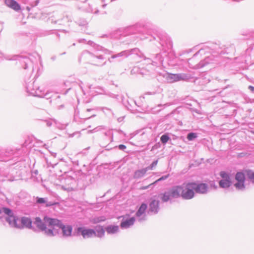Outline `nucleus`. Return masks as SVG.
Instances as JSON below:
<instances>
[{
  "label": "nucleus",
  "mask_w": 254,
  "mask_h": 254,
  "mask_svg": "<svg viewBox=\"0 0 254 254\" xmlns=\"http://www.w3.org/2000/svg\"><path fill=\"white\" fill-rule=\"evenodd\" d=\"M234 50L233 45L228 46L209 43L203 45L193 56L188 60L190 68L199 69L215 63L220 55L228 54Z\"/></svg>",
  "instance_id": "obj_1"
},
{
  "label": "nucleus",
  "mask_w": 254,
  "mask_h": 254,
  "mask_svg": "<svg viewBox=\"0 0 254 254\" xmlns=\"http://www.w3.org/2000/svg\"><path fill=\"white\" fill-rule=\"evenodd\" d=\"M182 185H176L168 189L159 194L162 202H167L173 198L180 197L185 200H190L195 196L191 182H189Z\"/></svg>",
  "instance_id": "obj_2"
},
{
  "label": "nucleus",
  "mask_w": 254,
  "mask_h": 254,
  "mask_svg": "<svg viewBox=\"0 0 254 254\" xmlns=\"http://www.w3.org/2000/svg\"><path fill=\"white\" fill-rule=\"evenodd\" d=\"M51 220H55V218L45 216L42 220L40 217H36L34 219L33 224L40 231L44 232L47 236L53 237L56 235L57 232L54 231V225L50 224Z\"/></svg>",
  "instance_id": "obj_3"
},
{
  "label": "nucleus",
  "mask_w": 254,
  "mask_h": 254,
  "mask_svg": "<svg viewBox=\"0 0 254 254\" xmlns=\"http://www.w3.org/2000/svg\"><path fill=\"white\" fill-rule=\"evenodd\" d=\"M152 39H150V41L156 40L165 51L171 49L173 47V43L171 38L168 35L163 32L153 31L152 33L149 32Z\"/></svg>",
  "instance_id": "obj_4"
},
{
  "label": "nucleus",
  "mask_w": 254,
  "mask_h": 254,
  "mask_svg": "<svg viewBox=\"0 0 254 254\" xmlns=\"http://www.w3.org/2000/svg\"><path fill=\"white\" fill-rule=\"evenodd\" d=\"M139 28L140 25L136 24L127 27L125 28L119 29L113 33L112 37L122 40L124 37H128L139 33Z\"/></svg>",
  "instance_id": "obj_5"
},
{
  "label": "nucleus",
  "mask_w": 254,
  "mask_h": 254,
  "mask_svg": "<svg viewBox=\"0 0 254 254\" xmlns=\"http://www.w3.org/2000/svg\"><path fill=\"white\" fill-rule=\"evenodd\" d=\"M159 75L164 78L165 81L169 83H173L182 80L188 81L193 78L190 73H171L165 71H163L162 72L159 73Z\"/></svg>",
  "instance_id": "obj_6"
},
{
  "label": "nucleus",
  "mask_w": 254,
  "mask_h": 254,
  "mask_svg": "<svg viewBox=\"0 0 254 254\" xmlns=\"http://www.w3.org/2000/svg\"><path fill=\"white\" fill-rule=\"evenodd\" d=\"M132 55H136L140 58H142L144 60L146 59L139 49L137 48L124 50L117 54H114L112 55V58H115L116 61L120 62Z\"/></svg>",
  "instance_id": "obj_7"
},
{
  "label": "nucleus",
  "mask_w": 254,
  "mask_h": 254,
  "mask_svg": "<svg viewBox=\"0 0 254 254\" xmlns=\"http://www.w3.org/2000/svg\"><path fill=\"white\" fill-rule=\"evenodd\" d=\"M50 225H54L53 229L55 232H57L56 234L59 232L56 228H58L62 230L63 237H67L71 235L72 232V227L71 225H65L64 224L62 221L57 218L55 220H51L50 222Z\"/></svg>",
  "instance_id": "obj_8"
},
{
  "label": "nucleus",
  "mask_w": 254,
  "mask_h": 254,
  "mask_svg": "<svg viewBox=\"0 0 254 254\" xmlns=\"http://www.w3.org/2000/svg\"><path fill=\"white\" fill-rule=\"evenodd\" d=\"M4 58L7 60L18 61L24 69L29 67L32 71H33V62L29 57L14 55L11 57L9 56H6Z\"/></svg>",
  "instance_id": "obj_9"
},
{
  "label": "nucleus",
  "mask_w": 254,
  "mask_h": 254,
  "mask_svg": "<svg viewBox=\"0 0 254 254\" xmlns=\"http://www.w3.org/2000/svg\"><path fill=\"white\" fill-rule=\"evenodd\" d=\"M2 212L6 215L4 218L5 220L10 226L16 228H21L20 225L17 223L18 220V217L14 214L11 209L6 207H3L2 209L0 208V214Z\"/></svg>",
  "instance_id": "obj_10"
},
{
  "label": "nucleus",
  "mask_w": 254,
  "mask_h": 254,
  "mask_svg": "<svg viewBox=\"0 0 254 254\" xmlns=\"http://www.w3.org/2000/svg\"><path fill=\"white\" fill-rule=\"evenodd\" d=\"M96 53H93L92 52H90L88 51H83L79 59V61H80L81 59L83 57H87V56H89L93 58L92 62H93V64L97 65V66H103L105 65L107 62H104L103 64H101L100 62L97 61L96 60H99V61L103 60L105 58L103 54L98 53V52H96ZM102 53L101 52H100Z\"/></svg>",
  "instance_id": "obj_11"
},
{
  "label": "nucleus",
  "mask_w": 254,
  "mask_h": 254,
  "mask_svg": "<svg viewBox=\"0 0 254 254\" xmlns=\"http://www.w3.org/2000/svg\"><path fill=\"white\" fill-rule=\"evenodd\" d=\"M219 176L221 179L219 181V186L221 189H229L233 184L231 175L229 173L224 171H221L219 173Z\"/></svg>",
  "instance_id": "obj_12"
},
{
  "label": "nucleus",
  "mask_w": 254,
  "mask_h": 254,
  "mask_svg": "<svg viewBox=\"0 0 254 254\" xmlns=\"http://www.w3.org/2000/svg\"><path fill=\"white\" fill-rule=\"evenodd\" d=\"M22 155V150L21 149L7 148L3 152H1L0 155L2 156L1 161H6L9 158L14 156L18 157Z\"/></svg>",
  "instance_id": "obj_13"
},
{
  "label": "nucleus",
  "mask_w": 254,
  "mask_h": 254,
  "mask_svg": "<svg viewBox=\"0 0 254 254\" xmlns=\"http://www.w3.org/2000/svg\"><path fill=\"white\" fill-rule=\"evenodd\" d=\"M159 204L160 201L159 200L155 199L154 197H151L149 199L147 214L150 215L158 214L160 210Z\"/></svg>",
  "instance_id": "obj_14"
},
{
  "label": "nucleus",
  "mask_w": 254,
  "mask_h": 254,
  "mask_svg": "<svg viewBox=\"0 0 254 254\" xmlns=\"http://www.w3.org/2000/svg\"><path fill=\"white\" fill-rule=\"evenodd\" d=\"M37 97L44 98L47 100L50 99V103L54 101L56 104H58L59 103V101L60 99V96L58 95L57 94L54 93L53 92H49L48 91L45 92L44 90H42L41 89H40L38 92Z\"/></svg>",
  "instance_id": "obj_15"
},
{
  "label": "nucleus",
  "mask_w": 254,
  "mask_h": 254,
  "mask_svg": "<svg viewBox=\"0 0 254 254\" xmlns=\"http://www.w3.org/2000/svg\"><path fill=\"white\" fill-rule=\"evenodd\" d=\"M30 77L28 78L25 79V88L26 90V92L28 93L30 95H31L34 96H37L38 92L40 91V89L39 87H36V88H33V86H34V84L35 81L33 80H30Z\"/></svg>",
  "instance_id": "obj_16"
},
{
  "label": "nucleus",
  "mask_w": 254,
  "mask_h": 254,
  "mask_svg": "<svg viewBox=\"0 0 254 254\" xmlns=\"http://www.w3.org/2000/svg\"><path fill=\"white\" fill-rule=\"evenodd\" d=\"M147 203L143 202L141 204L135 213V216L138 222H142L146 220L147 218L145 212L147 209Z\"/></svg>",
  "instance_id": "obj_17"
},
{
  "label": "nucleus",
  "mask_w": 254,
  "mask_h": 254,
  "mask_svg": "<svg viewBox=\"0 0 254 254\" xmlns=\"http://www.w3.org/2000/svg\"><path fill=\"white\" fill-rule=\"evenodd\" d=\"M194 193L205 194L209 190L208 185L204 183L191 182Z\"/></svg>",
  "instance_id": "obj_18"
},
{
  "label": "nucleus",
  "mask_w": 254,
  "mask_h": 254,
  "mask_svg": "<svg viewBox=\"0 0 254 254\" xmlns=\"http://www.w3.org/2000/svg\"><path fill=\"white\" fill-rule=\"evenodd\" d=\"M76 232L77 234H80L84 239L92 238L96 234V232L94 229L86 228L85 227H77Z\"/></svg>",
  "instance_id": "obj_19"
},
{
  "label": "nucleus",
  "mask_w": 254,
  "mask_h": 254,
  "mask_svg": "<svg viewBox=\"0 0 254 254\" xmlns=\"http://www.w3.org/2000/svg\"><path fill=\"white\" fill-rule=\"evenodd\" d=\"M65 185L62 186V189L64 190L70 191L74 190L76 180L71 177H68L64 180Z\"/></svg>",
  "instance_id": "obj_20"
},
{
  "label": "nucleus",
  "mask_w": 254,
  "mask_h": 254,
  "mask_svg": "<svg viewBox=\"0 0 254 254\" xmlns=\"http://www.w3.org/2000/svg\"><path fill=\"white\" fill-rule=\"evenodd\" d=\"M35 202L37 204L43 205L46 207H49L59 204L58 202L49 201L48 197H40L38 196L35 197Z\"/></svg>",
  "instance_id": "obj_21"
},
{
  "label": "nucleus",
  "mask_w": 254,
  "mask_h": 254,
  "mask_svg": "<svg viewBox=\"0 0 254 254\" xmlns=\"http://www.w3.org/2000/svg\"><path fill=\"white\" fill-rule=\"evenodd\" d=\"M86 43L88 45L94 48L95 52H102V53H104V54H111L113 53L112 51L105 48L104 47L96 44L95 43L91 40L87 41Z\"/></svg>",
  "instance_id": "obj_22"
},
{
  "label": "nucleus",
  "mask_w": 254,
  "mask_h": 254,
  "mask_svg": "<svg viewBox=\"0 0 254 254\" xmlns=\"http://www.w3.org/2000/svg\"><path fill=\"white\" fill-rule=\"evenodd\" d=\"M135 221V218L134 217L127 218L124 217L123 219L121 221L120 227L123 229L128 228L133 225Z\"/></svg>",
  "instance_id": "obj_23"
},
{
  "label": "nucleus",
  "mask_w": 254,
  "mask_h": 254,
  "mask_svg": "<svg viewBox=\"0 0 254 254\" xmlns=\"http://www.w3.org/2000/svg\"><path fill=\"white\" fill-rule=\"evenodd\" d=\"M123 104L128 110L130 111L131 112H134L135 111H137L135 107L138 106L136 102L132 99H129V100H123Z\"/></svg>",
  "instance_id": "obj_24"
},
{
  "label": "nucleus",
  "mask_w": 254,
  "mask_h": 254,
  "mask_svg": "<svg viewBox=\"0 0 254 254\" xmlns=\"http://www.w3.org/2000/svg\"><path fill=\"white\" fill-rule=\"evenodd\" d=\"M20 222L23 227L31 229L34 232H37L36 229L32 227V221L31 218L23 216L20 218Z\"/></svg>",
  "instance_id": "obj_25"
},
{
  "label": "nucleus",
  "mask_w": 254,
  "mask_h": 254,
  "mask_svg": "<svg viewBox=\"0 0 254 254\" xmlns=\"http://www.w3.org/2000/svg\"><path fill=\"white\" fill-rule=\"evenodd\" d=\"M147 59L152 62L153 65L156 66L162 65L164 61L163 57L161 53H158L152 58H147Z\"/></svg>",
  "instance_id": "obj_26"
},
{
  "label": "nucleus",
  "mask_w": 254,
  "mask_h": 254,
  "mask_svg": "<svg viewBox=\"0 0 254 254\" xmlns=\"http://www.w3.org/2000/svg\"><path fill=\"white\" fill-rule=\"evenodd\" d=\"M4 3L6 6L16 11L21 9L20 5L15 0H5Z\"/></svg>",
  "instance_id": "obj_27"
},
{
  "label": "nucleus",
  "mask_w": 254,
  "mask_h": 254,
  "mask_svg": "<svg viewBox=\"0 0 254 254\" xmlns=\"http://www.w3.org/2000/svg\"><path fill=\"white\" fill-rule=\"evenodd\" d=\"M148 171L146 168L138 169L134 172L133 178L135 179H139L142 178Z\"/></svg>",
  "instance_id": "obj_28"
},
{
  "label": "nucleus",
  "mask_w": 254,
  "mask_h": 254,
  "mask_svg": "<svg viewBox=\"0 0 254 254\" xmlns=\"http://www.w3.org/2000/svg\"><path fill=\"white\" fill-rule=\"evenodd\" d=\"M105 230L108 234H115L119 232V227L118 225H109L106 227Z\"/></svg>",
  "instance_id": "obj_29"
},
{
  "label": "nucleus",
  "mask_w": 254,
  "mask_h": 254,
  "mask_svg": "<svg viewBox=\"0 0 254 254\" xmlns=\"http://www.w3.org/2000/svg\"><path fill=\"white\" fill-rule=\"evenodd\" d=\"M105 230L103 226L100 225L97 226L94 230L96 232V234L94 235V237H103L105 235Z\"/></svg>",
  "instance_id": "obj_30"
},
{
  "label": "nucleus",
  "mask_w": 254,
  "mask_h": 254,
  "mask_svg": "<svg viewBox=\"0 0 254 254\" xmlns=\"http://www.w3.org/2000/svg\"><path fill=\"white\" fill-rule=\"evenodd\" d=\"M104 139L105 140H108L110 142L113 141V133L111 130H108L104 132Z\"/></svg>",
  "instance_id": "obj_31"
},
{
  "label": "nucleus",
  "mask_w": 254,
  "mask_h": 254,
  "mask_svg": "<svg viewBox=\"0 0 254 254\" xmlns=\"http://www.w3.org/2000/svg\"><path fill=\"white\" fill-rule=\"evenodd\" d=\"M171 141V139L168 133H165L160 137V141L163 145H165L168 141ZM172 144L171 142H170Z\"/></svg>",
  "instance_id": "obj_32"
},
{
  "label": "nucleus",
  "mask_w": 254,
  "mask_h": 254,
  "mask_svg": "<svg viewBox=\"0 0 254 254\" xmlns=\"http://www.w3.org/2000/svg\"><path fill=\"white\" fill-rule=\"evenodd\" d=\"M245 182V181H237V182L234 184V186L238 190H244L246 188Z\"/></svg>",
  "instance_id": "obj_33"
},
{
  "label": "nucleus",
  "mask_w": 254,
  "mask_h": 254,
  "mask_svg": "<svg viewBox=\"0 0 254 254\" xmlns=\"http://www.w3.org/2000/svg\"><path fill=\"white\" fill-rule=\"evenodd\" d=\"M235 179L236 181H245V175L242 172H238L235 175Z\"/></svg>",
  "instance_id": "obj_34"
},
{
  "label": "nucleus",
  "mask_w": 254,
  "mask_h": 254,
  "mask_svg": "<svg viewBox=\"0 0 254 254\" xmlns=\"http://www.w3.org/2000/svg\"><path fill=\"white\" fill-rule=\"evenodd\" d=\"M197 137V133L195 132H190L187 134V138L189 141H192Z\"/></svg>",
  "instance_id": "obj_35"
},
{
  "label": "nucleus",
  "mask_w": 254,
  "mask_h": 254,
  "mask_svg": "<svg viewBox=\"0 0 254 254\" xmlns=\"http://www.w3.org/2000/svg\"><path fill=\"white\" fill-rule=\"evenodd\" d=\"M247 176L252 183L254 184V172L250 170L247 171Z\"/></svg>",
  "instance_id": "obj_36"
},
{
  "label": "nucleus",
  "mask_w": 254,
  "mask_h": 254,
  "mask_svg": "<svg viewBox=\"0 0 254 254\" xmlns=\"http://www.w3.org/2000/svg\"><path fill=\"white\" fill-rule=\"evenodd\" d=\"M106 220L105 217L102 216L99 217H95L93 219V222L94 223H98L102 222H104Z\"/></svg>",
  "instance_id": "obj_37"
},
{
  "label": "nucleus",
  "mask_w": 254,
  "mask_h": 254,
  "mask_svg": "<svg viewBox=\"0 0 254 254\" xmlns=\"http://www.w3.org/2000/svg\"><path fill=\"white\" fill-rule=\"evenodd\" d=\"M158 159L153 161L149 166L145 167L147 169V170L149 171L150 170H153L154 168H155L158 164Z\"/></svg>",
  "instance_id": "obj_38"
},
{
  "label": "nucleus",
  "mask_w": 254,
  "mask_h": 254,
  "mask_svg": "<svg viewBox=\"0 0 254 254\" xmlns=\"http://www.w3.org/2000/svg\"><path fill=\"white\" fill-rule=\"evenodd\" d=\"M53 123L55 127L59 129H62L64 128V125L59 123L55 119H53Z\"/></svg>",
  "instance_id": "obj_39"
},
{
  "label": "nucleus",
  "mask_w": 254,
  "mask_h": 254,
  "mask_svg": "<svg viewBox=\"0 0 254 254\" xmlns=\"http://www.w3.org/2000/svg\"><path fill=\"white\" fill-rule=\"evenodd\" d=\"M170 176V175L169 174H167L166 175H164V176H162V177H161L160 178H159L158 179H157V180H156L152 184H157L158 182H160V181H164V180H166L167 179H168L169 178V177Z\"/></svg>",
  "instance_id": "obj_40"
},
{
  "label": "nucleus",
  "mask_w": 254,
  "mask_h": 254,
  "mask_svg": "<svg viewBox=\"0 0 254 254\" xmlns=\"http://www.w3.org/2000/svg\"><path fill=\"white\" fill-rule=\"evenodd\" d=\"M42 121L45 122L46 124L47 127H51L53 124V119H49L48 120H41Z\"/></svg>",
  "instance_id": "obj_41"
},
{
  "label": "nucleus",
  "mask_w": 254,
  "mask_h": 254,
  "mask_svg": "<svg viewBox=\"0 0 254 254\" xmlns=\"http://www.w3.org/2000/svg\"><path fill=\"white\" fill-rule=\"evenodd\" d=\"M118 148L119 149L121 150H123L124 151L125 149H126L127 148V147L124 144H120L118 146H116L115 147H113L114 149H116V148Z\"/></svg>",
  "instance_id": "obj_42"
},
{
  "label": "nucleus",
  "mask_w": 254,
  "mask_h": 254,
  "mask_svg": "<svg viewBox=\"0 0 254 254\" xmlns=\"http://www.w3.org/2000/svg\"><path fill=\"white\" fill-rule=\"evenodd\" d=\"M161 147V144L160 142L156 143L152 147L151 149V151H153L154 150L157 149Z\"/></svg>",
  "instance_id": "obj_43"
},
{
  "label": "nucleus",
  "mask_w": 254,
  "mask_h": 254,
  "mask_svg": "<svg viewBox=\"0 0 254 254\" xmlns=\"http://www.w3.org/2000/svg\"><path fill=\"white\" fill-rule=\"evenodd\" d=\"M132 38L131 37H129L127 38V40L126 41L123 40L122 42L123 43L126 42V44H129V43L133 41V39H132Z\"/></svg>",
  "instance_id": "obj_44"
},
{
  "label": "nucleus",
  "mask_w": 254,
  "mask_h": 254,
  "mask_svg": "<svg viewBox=\"0 0 254 254\" xmlns=\"http://www.w3.org/2000/svg\"><path fill=\"white\" fill-rule=\"evenodd\" d=\"M112 52H113V53L111 54H110L111 55V57L109 58L108 59V62H110V63H113V60L114 59H115V58H114V57L112 58V55L114 54H113L114 52L113 51H112Z\"/></svg>",
  "instance_id": "obj_45"
},
{
  "label": "nucleus",
  "mask_w": 254,
  "mask_h": 254,
  "mask_svg": "<svg viewBox=\"0 0 254 254\" xmlns=\"http://www.w3.org/2000/svg\"><path fill=\"white\" fill-rule=\"evenodd\" d=\"M87 24V21L85 20H82L81 22H79V25L80 26H85Z\"/></svg>",
  "instance_id": "obj_46"
},
{
  "label": "nucleus",
  "mask_w": 254,
  "mask_h": 254,
  "mask_svg": "<svg viewBox=\"0 0 254 254\" xmlns=\"http://www.w3.org/2000/svg\"><path fill=\"white\" fill-rule=\"evenodd\" d=\"M49 19V21H51V23H55V24L58 23L60 21L59 20H54V18L53 17H51Z\"/></svg>",
  "instance_id": "obj_47"
},
{
  "label": "nucleus",
  "mask_w": 254,
  "mask_h": 254,
  "mask_svg": "<svg viewBox=\"0 0 254 254\" xmlns=\"http://www.w3.org/2000/svg\"><path fill=\"white\" fill-rule=\"evenodd\" d=\"M39 2V0H36L35 1L32 3L31 5L32 6H35L38 5Z\"/></svg>",
  "instance_id": "obj_48"
},
{
  "label": "nucleus",
  "mask_w": 254,
  "mask_h": 254,
  "mask_svg": "<svg viewBox=\"0 0 254 254\" xmlns=\"http://www.w3.org/2000/svg\"><path fill=\"white\" fill-rule=\"evenodd\" d=\"M248 89L251 91V92L254 93V86L250 85L248 86Z\"/></svg>",
  "instance_id": "obj_49"
},
{
  "label": "nucleus",
  "mask_w": 254,
  "mask_h": 254,
  "mask_svg": "<svg viewBox=\"0 0 254 254\" xmlns=\"http://www.w3.org/2000/svg\"><path fill=\"white\" fill-rule=\"evenodd\" d=\"M78 42L79 43H86V40L85 39H79L78 40Z\"/></svg>",
  "instance_id": "obj_50"
},
{
  "label": "nucleus",
  "mask_w": 254,
  "mask_h": 254,
  "mask_svg": "<svg viewBox=\"0 0 254 254\" xmlns=\"http://www.w3.org/2000/svg\"><path fill=\"white\" fill-rule=\"evenodd\" d=\"M82 84V82L81 81H80V83L78 84V86L79 88H80V89H81L82 91H83V87L81 85Z\"/></svg>",
  "instance_id": "obj_51"
},
{
  "label": "nucleus",
  "mask_w": 254,
  "mask_h": 254,
  "mask_svg": "<svg viewBox=\"0 0 254 254\" xmlns=\"http://www.w3.org/2000/svg\"><path fill=\"white\" fill-rule=\"evenodd\" d=\"M211 187L215 190L217 189V186L215 184V183L214 182L211 184Z\"/></svg>",
  "instance_id": "obj_52"
},
{
  "label": "nucleus",
  "mask_w": 254,
  "mask_h": 254,
  "mask_svg": "<svg viewBox=\"0 0 254 254\" xmlns=\"http://www.w3.org/2000/svg\"><path fill=\"white\" fill-rule=\"evenodd\" d=\"M89 8L87 10V12H93V9L90 7V5H89Z\"/></svg>",
  "instance_id": "obj_53"
},
{
  "label": "nucleus",
  "mask_w": 254,
  "mask_h": 254,
  "mask_svg": "<svg viewBox=\"0 0 254 254\" xmlns=\"http://www.w3.org/2000/svg\"><path fill=\"white\" fill-rule=\"evenodd\" d=\"M105 150H111L112 149H114L113 147V148L109 147L108 145L105 146Z\"/></svg>",
  "instance_id": "obj_54"
},
{
  "label": "nucleus",
  "mask_w": 254,
  "mask_h": 254,
  "mask_svg": "<svg viewBox=\"0 0 254 254\" xmlns=\"http://www.w3.org/2000/svg\"><path fill=\"white\" fill-rule=\"evenodd\" d=\"M51 59L53 61H54L56 59V56H52V57L51 58Z\"/></svg>",
  "instance_id": "obj_55"
},
{
  "label": "nucleus",
  "mask_w": 254,
  "mask_h": 254,
  "mask_svg": "<svg viewBox=\"0 0 254 254\" xmlns=\"http://www.w3.org/2000/svg\"><path fill=\"white\" fill-rule=\"evenodd\" d=\"M94 116H95V115H92L91 116H89V117H86L85 119H90V118H91L92 117H94Z\"/></svg>",
  "instance_id": "obj_56"
},
{
  "label": "nucleus",
  "mask_w": 254,
  "mask_h": 254,
  "mask_svg": "<svg viewBox=\"0 0 254 254\" xmlns=\"http://www.w3.org/2000/svg\"><path fill=\"white\" fill-rule=\"evenodd\" d=\"M155 92H147V93H146V94H148V95H154L155 94Z\"/></svg>",
  "instance_id": "obj_57"
},
{
  "label": "nucleus",
  "mask_w": 254,
  "mask_h": 254,
  "mask_svg": "<svg viewBox=\"0 0 254 254\" xmlns=\"http://www.w3.org/2000/svg\"><path fill=\"white\" fill-rule=\"evenodd\" d=\"M93 109H87L86 110V112H91V111H93Z\"/></svg>",
  "instance_id": "obj_58"
},
{
  "label": "nucleus",
  "mask_w": 254,
  "mask_h": 254,
  "mask_svg": "<svg viewBox=\"0 0 254 254\" xmlns=\"http://www.w3.org/2000/svg\"><path fill=\"white\" fill-rule=\"evenodd\" d=\"M33 173L35 174V175H37L38 174V170H35Z\"/></svg>",
  "instance_id": "obj_59"
},
{
  "label": "nucleus",
  "mask_w": 254,
  "mask_h": 254,
  "mask_svg": "<svg viewBox=\"0 0 254 254\" xmlns=\"http://www.w3.org/2000/svg\"><path fill=\"white\" fill-rule=\"evenodd\" d=\"M64 107V105H60V106H59V109H61L63 108Z\"/></svg>",
  "instance_id": "obj_60"
},
{
  "label": "nucleus",
  "mask_w": 254,
  "mask_h": 254,
  "mask_svg": "<svg viewBox=\"0 0 254 254\" xmlns=\"http://www.w3.org/2000/svg\"><path fill=\"white\" fill-rule=\"evenodd\" d=\"M106 5H107L106 4H104L102 5V7L103 8H105L106 7Z\"/></svg>",
  "instance_id": "obj_61"
},
{
  "label": "nucleus",
  "mask_w": 254,
  "mask_h": 254,
  "mask_svg": "<svg viewBox=\"0 0 254 254\" xmlns=\"http://www.w3.org/2000/svg\"><path fill=\"white\" fill-rule=\"evenodd\" d=\"M69 89H70V88H69L68 90H67L65 91V92L64 93V95H65V94L67 93V92L68 90H69Z\"/></svg>",
  "instance_id": "obj_62"
},
{
  "label": "nucleus",
  "mask_w": 254,
  "mask_h": 254,
  "mask_svg": "<svg viewBox=\"0 0 254 254\" xmlns=\"http://www.w3.org/2000/svg\"><path fill=\"white\" fill-rule=\"evenodd\" d=\"M98 12H99V10H96L94 12H95V13H98Z\"/></svg>",
  "instance_id": "obj_63"
},
{
  "label": "nucleus",
  "mask_w": 254,
  "mask_h": 254,
  "mask_svg": "<svg viewBox=\"0 0 254 254\" xmlns=\"http://www.w3.org/2000/svg\"><path fill=\"white\" fill-rule=\"evenodd\" d=\"M36 87H38V86L34 85V86H33V88L36 89Z\"/></svg>",
  "instance_id": "obj_64"
}]
</instances>
